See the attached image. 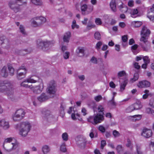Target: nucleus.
I'll use <instances>...</instances> for the list:
<instances>
[{"instance_id":"39448f33","label":"nucleus","mask_w":154,"mask_h":154,"mask_svg":"<svg viewBox=\"0 0 154 154\" xmlns=\"http://www.w3.org/2000/svg\"><path fill=\"white\" fill-rule=\"evenodd\" d=\"M42 82V80L40 81V80L38 77H36L34 79L31 78L27 79L23 82L20 84L21 86L26 88H30L31 85H28L27 83H34L38 82Z\"/></svg>"},{"instance_id":"2f4dec72","label":"nucleus","mask_w":154,"mask_h":154,"mask_svg":"<svg viewBox=\"0 0 154 154\" xmlns=\"http://www.w3.org/2000/svg\"><path fill=\"white\" fill-rule=\"evenodd\" d=\"M87 120L88 122H91L93 124L96 125L94 116H90L88 118Z\"/></svg>"},{"instance_id":"4c0bfd02","label":"nucleus","mask_w":154,"mask_h":154,"mask_svg":"<svg viewBox=\"0 0 154 154\" xmlns=\"http://www.w3.org/2000/svg\"><path fill=\"white\" fill-rule=\"evenodd\" d=\"M133 24L134 25L135 27H140L142 24V23L139 21H134L133 22Z\"/></svg>"},{"instance_id":"6e6552de","label":"nucleus","mask_w":154,"mask_h":154,"mask_svg":"<svg viewBox=\"0 0 154 154\" xmlns=\"http://www.w3.org/2000/svg\"><path fill=\"white\" fill-rule=\"evenodd\" d=\"M27 70L24 66H22L17 70V77L19 80H21L25 77Z\"/></svg>"},{"instance_id":"7ed1b4c3","label":"nucleus","mask_w":154,"mask_h":154,"mask_svg":"<svg viewBox=\"0 0 154 154\" xmlns=\"http://www.w3.org/2000/svg\"><path fill=\"white\" fill-rule=\"evenodd\" d=\"M147 36H142L140 41L141 42L140 45L143 51H148L150 48V44L148 41Z\"/></svg>"},{"instance_id":"473e14b6","label":"nucleus","mask_w":154,"mask_h":154,"mask_svg":"<svg viewBox=\"0 0 154 154\" xmlns=\"http://www.w3.org/2000/svg\"><path fill=\"white\" fill-rule=\"evenodd\" d=\"M32 2L36 5H41L42 3L41 0H31Z\"/></svg>"},{"instance_id":"79ce46f5","label":"nucleus","mask_w":154,"mask_h":154,"mask_svg":"<svg viewBox=\"0 0 154 154\" xmlns=\"http://www.w3.org/2000/svg\"><path fill=\"white\" fill-rule=\"evenodd\" d=\"M12 138H8L6 139L5 140L3 143V147H4V146L5 145V144L10 143V142L12 141Z\"/></svg>"},{"instance_id":"f3484780","label":"nucleus","mask_w":154,"mask_h":154,"mask_svg":"<svg viewBox=\"0 0 154 154\" xmlns=\"http://www.w3.org/2000/svg\"><path fill=\"white\" fill-rule=\"evenodd\" d=\"M0 126L5 130L8 129L9 127L8 122L4 119H2L0 121Z\"/></svg>"},{"instance_id":"052dcab7","label":"nucleus","mask_w":154,"mask_h":154,"mask_svg":"<svg viewBox=\"0 0 154 154\" xmlns=\"http://www.w3.org/2000/svg\"><path fill=\"white\" fill-rule=\"evenodd\" d=\"M136 149L138 154H142V152L140 151V147L138 145H136Z\"/></svg>"},{"instance_id":"58836bf2","label":"nucleus","mask_w":154,"mask_h":154,"mask_svg":"<svg viewBox=\"0 0 154 154\" xmlns=\"http://www.w3.org/2000/svg\"><path fill=\"white\" fill-rule=\"evenodd\" d=\"M19 29L20 30V32L23 35H26V33L25 31L24 28V27L22 25H20Z\"/></svg>"},{"instance_id":"0e129e2a","label":"nucleus","mask_w":154,"mask_h":154,"mask_svg":"<svg viewBox=\"0 0 154 154\" xmlns=\"http://www.w3.org/2000/svg\"><path fill=\"white\" fill-rule=\"evenodd\" d=\"M0 40L2 41H3L2 43H5L6 42L8 41L7 39L5 36L2 37L0 38Z\"/></svg>"},{"instance_id":"ea45409f","label":"nucleus","mask_w":154,"mask_h":154,"mask_svg":"<svg viewBox=\"0 0 154 154\" xmlns=\"http://www.w3.org/2000/svg\"><path fill=\"white\" fill-rule=\"evenodd\" d=\"M146 112L148 114L154 115V111L151 108H147L146 109Z\"/></svg>"},{"instance_id":"49530a36","label":"nucleus","mask_w":154,"mask_h":154,"mask_svg":"<svg viewBox=\"0 0 154 154\" xmlns=\"http://www.w3.org/2000/svg\"><path fill=\"white\" fill-rule=\"evenodd\" d=\"M95 23L97 25H101L102 24V22L100 18H96L95 19Z\"/></svg>"},{"instance_id":"4d7b16f0","label":"nucleus","mask_w":154,"mask_h":154,"mask_svg":"<svg viewBox=\"0 0 154 154\" xmlns=\"http://www.w3.org/2000/svg\"><path fill=\"white\" fill-rule=\"evenodd\" d=\"M128 39V36L127 35H124L122 36V40L123 42L125 43L127 42Z\"/></svg>"},{"instance_id":"c756f323","label":"nucleus","mask_w":154,"mask_h":154,"mask_svg":"<svg viewBox=\"0 0 154 154\" xmlns=\"http://www.w3.org/2000/svg\"><path fill=\"white\" fill-rule=\"evenodd\" d=\"M8 69L10 75L11 76H13L14 74V69L12 65L10 64H8Z\"/></svg>"},{"instance_id":"69168bd1","label":"nucleus","mask_w":154,"mask_h":154,"mask_svg":"<svg viewBox=\"0 0 154 154\" xmlns=\"http://www.w3.org/2000/svg\"><path fill=\"white\" fill-rule=\"evenodd\" d=\"M106 141L102 140L101 141V148L103 149L104 147L106 145Z\"/></svg>"},{"instance_id":"4be33fe9","label":"nucleus","mask_w":154,"mask_h":154,"mask_svg":"<svg viewBox=\"0 0 154 154\" xmlns=\"http://www.w3.org/2000/svg\"><path fill=\"white\" fill-rule=\"evenodd\" d=\"M42 114L44 117L47 118H52L53 116L51 114L50 111L48 110L44 109L42 111Z\"/></svg>"},{"instance_id":"6ab92c4d","label":"nucleus","mask_w":154,"mask_h":154,"mask_svg":"<svg viewBox=\"0 0 154 154\" xmlns=\"http://www.w3.org/2000/svg\"><path fill=\"white\" fill-rule=\"evenodd\" d=\"M150 31L149 29H147V28L145 26H143L141 32V35L142 36H147L150 34Z\"/></svg>"},{"instance_id":"c03bdc74","label":"nucleus","mask_w":154,"mask_h":154,"mask_svg":"<svg viewBox=\"0 0 154 154\" xmlns=\"http://www.w3.org/2000/svg\"><path fill=\"white\" fill-rule=\"evenodd\" d=\"M102 45V43L101 41L98 42L96 44L95 48L98 50L100 49L101 46Z\"/></svg>"},{"instance_id":"680f3d73","label":"nucleus","mask_w":154,"mask_h":154,"mask_svg":"<svg viewBox=\"0 0 154 154\" xmlns=\"http://www.w3.org/2000/svg\"><path fill=\"white\" fill-rule=\"evenodd\" d=\"M116 150L118 152H119L122 150V146L121 145H118L116 147Z\"/></svg>"},{"instance_id":"1a4fd4ad","label":"nucleus","mask_w":154,"mask_h":154,"mask_svg":"<svg viewBox=\"0 0 154 154\" xmlns=\"http://www.w3.org/2000/svg\"><path fill=\"white\" fill-rule=\"evenodd\" d=\"M56 85L54 81H51L48 86L47 91L50 94H54L57 91Z\"/></svg>"},{"instance_id":"13d9d810","label":"nucleus","mask_w":154,"mask_h":154,"mask_svg":"<svg viewBox=\"0 0 154 154\" xmlns=\"http://www.w3.org/2000/svg\"><path fill=\"white\" fill-rule=\"evenodd\" d=\"M98 112H103L104 110V108L101 105L98 106L97 108Z\"/></svg>"},{"instance_id":"7c9ffc66","label":"nucleus","mask_w":154,"mask_h":154,"mask_svg":"<svg viewBox=\"0 0 154 154\" xmlns=\"http://www.w3.org/2000/svg\"><path fill=\"white\" fill-rule=\"evenodd\" d=\"M128 82V81L127 80H125L124 82L122 83L120 85V91H122L125 89V87Z\"/></svg>"},{"instance_id":"8fccbe9b","label":"nucleus","mask_w":154,"mask_h":154,"mask_svg":"<svg viewBox=\"0 0 154 154\" xmlns=\"http://www.w3.org/2000/svg\"><path fill=\"white\" fill-rule=\"evenodd\" d=\"M120 7L121 8V9L120 10H121L122 12H127L128 8L127 6L123 7L122 5H121L120 6Z\"/></svg>"},{"instance_id":"a211bd4d","label":"nucleus","mask_w":154,"mask_h":154,"mask_svg":"<svg viewBox=\"0 0 154 154\" xmlns=\"http://www.w3.org/2000/svg\"><path fill=\"white\" fill-rule=\"evenodd\" d=\"M85 50L84 48L81 47H79L76 50L77 55L80 57H82L84 56Z\"/></svg>"},{"instance_id":"20e7f679","label":"nucleus","mask_w":154,"mask_h":154,"mask_svg":"<svg viewBox=\"0 0 154 154\" xmlns=\"http://www.w3.org/2000/svg\"><path fill=\"white\" fill-rule=\"evenodd\" d=\"M54 43L53 41H44L38 40L37 42V45L38 48L43 50H45L51 44Z\"/></svg>"},{"instance_id":"f257e3e1","label":"nucleus","mask_w":154,"mask_h":154,"mask_svg":"<svg viewBox=\"0 0 154 154\" xmlns=\"http://www.w3.org/2000/svg\"><path fill=\"white\" fill-rule=\"evenodd\" d=\"M0 92H5L8 97H11L14 93V90L11 84L7 80L0 81Z\"/></svg>"},{"instance_id":"ddd939ff","label":"nucleus","mask_w":154,"mask_h":154,"mask_svg":"<svg viewBox=\"0 0 154 154\" xmlns=\"http://www.w3.org/2000/svg\"><path fill=\"white\" fill-rule=\"evenodd\" d=\"M40 86V85L35 86H34L31 85L30 89L34 93L39 94L41 92L43 89V88H41Z\"/></svg>"},{"instance_id":"4468645a","label":"nucleus","mask_w":154,"mask_h":154,"mask_svg":"<svg viewBox=\"0 0 154 154\" xmlns=\"http://www.w3.org/2000/svg\"><path fill=\"white\" fill-rule=\"evenodd\" d=\"M141 135L145 138H149L152 136V132L150 129H144L142 132Z\"/></svg>"},{"instance_id":"a18cd8bd","label":"nucleus","mask_w":154,"mask_h":154,"mask_svg":"<svg viewBox=\"0 0 154 154\" xmlns=\"http://www.w3.org/2000/svg\"><path fill=\"white\" fill-rule=\"evenodd\" d=\"M112 134L115 137H116L120 136V134L118 131L116 130L113 131Z\"/></svg>"},{"instance_id":"f03ea898","label":"nucleus","mask_w":154,"mask_h":154,"mask_svg":"<svg viewBox=\"0 0 154 154\" xmlns=\"http://www.w3.org/2000/svg\"><path fill=\"white\" fill-rule=\"evenodd\" d=\"M19 128V134L22 137H25L29 131L31 126L28 122H23L17 125Z\"/></svg>"},{"instance_id":"de8ad7c7","label":"nucleus","mask_w":154,"mask_h":154,"mask_svg":"<svg viewBox=\"0 0 154 154\" xmlns=\"http://www.w3.org/2000/svg\"><path fill=\"white\" fill-rule=\"evenodd\" d=\"M143 59L145 63L148 64L150 62V60L149 59L148 57L147 56L143 57Z\"/></svg>"},{"instance_id":"cd10ccee","label":"nucleus","mask_w":154,"mask_h":154,"mask_svg":"<svg viewBox=\"0 0 154 154\" xmlns=\"http://www.w3.org/2000/svg\"><path fill=\"white\" fill-rule=\"evenodd\" d=\"M1 74V75L4 77H6L8 76V73L7 71V67L4 66L2 69Z\"/></svg>"},{"instance_id":"bf43d9fd","label":"nucleus","mask_w":154,"mask_h":154,"mask_svg":"<svg viewBox=\"0 0 154 154\" xmlns=\"http://www.w3.org/2000/svg\"><path fill=\"white\" fill-rule=\"evenodd\" d=\"M99 130L102 133H104L105 131V128L103 126H100L98 128Z\"/></svg>"},{"instance_id":"423d86ee","label":"nucleus","mask_w":154,"mask_h":154,"mask_svg":"<svg viewBox=\"0 0 154 154\" xmlns=\"http://www.w3.org/2000/svg\"><path fill=\"white\" fill-rule=\"evenodd\" d=\"M25 114V112L23 109L18 110L13 115V119L14 121H20L23 118Z\"/></svg>"},{"instance_id":"72a5a7b5","label":"nucleus","mask_w":154,"mask_h":154,"mask_svg":"<svg viewBox=\"0 0 154 154\" xmlns=\"http://www.w3.org/2000/svg\"><path fill=\"white\" fill-rule=\"evenodd\" d=\"M94 38L97 40H100L101 38V35L99 32H96L94 35Z\"/></svg>"},{"instance_id":"393cba45","label":"nucleus","mask_w":154,"mask_h":154,"mask_svg":"<svg viewBox=\"0 0 154 154\" xmlns=\"http://www.w3.org/2000/svg\"><path fill=\"white\" fill-rule=\"evenodd\" d=\"M86 142V141L85 138H81L79 140L77 141L78 145L84 147Z\"/></svg>"},{"instance_id":"09e8293b","label":"nucleus","mask_w":154,"mask_h":154,"mask_svg":"<svg viewBox=\"0 0 154 154\" xmlns=\"http://www.w3.org/2000/svg\"><path fill=\"white\" fill-rule=\"evenodd\" d=\"M109 103L112 105L116 106V103L114 101V96H113L112 99L109 101Z\"/></svg>"},{"instance_id":"c9c22d12","label":"nucleus","mask_w":154,"mask_h":154,"mask_svg":"<svg viewBox=\"0 0 154 154\" xmlns=\"http://www.w3.org/2000/svg\"><path fill=\"white\" fill-rule=\"evenodd\" d=\"M62 137L64 141H66L68 140V135L67 133H63L62 135Z\"/></svg>"},{"instance_id":"5fc2aeb1","label":"nucleus","mask_w":154,"mask_h":154,"mask_svg":"<svg viewBox=\"0 0 154 154\" xmlns=\"http://www.w3.org/2000/svg\"><path fill=\"white\" fill-rule=\"evenodd\" d=\"M69 55L70 53L69 52H66L63 54L64 58L65 59H68L69 58Z\"/></svg>"},{"instance_id":"f704fd0d","label":"nucleus","mask_w":154,"mask_h":154,"mask_svg":"<svg viewBox=\"0 0 154 154\" xmlns=\"http://www.w3.org/2000/svg\"><path fill=\"white\" fill-rule=\"evenodd\" d=\"M139 74L137 73H135L134 74V77L131 79V81L132 83H133L135 81L137 80L139 78Z\"/></svg>"},{"instance_id":"338daca9","label":"nucleus","mask_w":154,"mask_h":154,"mask_svg":"<svg viewBox=\"0 0 154 154\" xmlns=\"http://www.w3.org/2000/svg\"><path fill=\"white\" fill-rule=\"evenodd\" d=\"M147 17L151 21L154 23V15H148Z\"/></svg>"},{"instance_id":"c85d7f7f","label":"nucleus","mask_w":154,"mask_h":154,"mask_svg":"<svg viewBox=\"0 0 154 154\" xmlns=\"http://www.w3.org/2000/svg\"><path fill=\"white\" fill-rule=\"evenodd\" d=\"M16 52L18 54L21 55H24L29 53V51H27V49L17 50Z\"/></svg>"},{"instance_id":"412c9836","label":"nucleus","mask_w":154,"mask_h":154,"mask_svg":"<svg viewBox=\"0 0 154 154\" xmlns=\"http://www.w3.org/2000/svg\"><path fill=\"white\" fill-rule=\"evenodd\" d=\"M71 36V33L69 32H66L63 36V40L64 42L68 43Z\"/></svg>"},{"instance_id":"f8f14e48","label":"nucleus","mask_w":154,"mask_h":154,"mask_svg":"<svg viewBox=\"0 0 154 154\" xmlns=\"http://www.w3.org/2000/svg\"><path fill=\"white\" fill-rule=\"evenodd\" d=\"M150 86V83L146 80L140 81L137 85V86L140 88L149 87Z\"/></svg>"},{"instance_id":"0eeeda50","label":"nucleus","mask_w":154,"mask_h":154,"mask_svg":"<svg viewBox=\"0 0 154 154\" xmlns=\"http://www.w3.org/2000/svg\"><path fill=\"white\" fill-rule=\"evenodd\" d=\"M46 21V19L44 17H37L32 19V23L34 26L36 27L45 23Z\"/></svg>"},{"instance_id":"a878e982","label":"nucleus","mask_w":154,"mask_h":154,"mask_svg":"<svg viewBox=\"0 0 154 154\" xmlns=\"http://www.w3.org/2000/svg\"><path fill=\"white\" fill-rule=\"evenodd\" d=\"M134 110H138L141 108L142 107V106L141 104V102L139 101H138L136 103H134L133 105Z\"/></svg>"},{"instance_id":"bb28decb","label":"nucleus","mask_w":154,"mask_h":154,"mask_svg":"<svg viewBox=\"0 0 154 154\" xmlns=\"http://www.w3.org/2000/svg\"><path fill=\"white\" fill-rule=\"evenodd\" d=\"M110 5L112 11L114 12L116 11V0H112L110 2Z\"/></svg>"},{"instance_id":"2eb2a0df","label":"nucleus","mask_w":154,"mask_h":154,"mask_svg":"<svg viewBox=\"0 0 154 154\" xmlns=\"http://www.w3.org/2000/svg\"><path fill=\"white\" fill-rule=\"evenodd\" d=\"M104 115V113L103 112L102 114L97 113V115L94 116L96 124L100 123L104 120V118L103 115Z\"/></svg>"},{"instance_id":"37998d69","label":"nucleus","mask_w":154,"mask_h":154,"mask_svg":"<svg viewBox=\"0 0 154 154\" xmlns=\"http://www.w3.org/2000/svg\"><path fill=\"white\" fill-rule=\"evenodd\" d=\"M138 47V45L137 44L131 46V47L132 51L134 54H136V53L135 52V51L137 48Z\"/></svg>"},{"instance_id":"6e6d98bb","label":"nucleus","mask_w":154,"mask_h":154,"mask_svg":"<svg viewBox=\"0 0 154 154\" xmlns=\"http://www.w3.org/2000/svg\"><path fill=\"white\" fill-rule=\"evenodd\" d=\"M91 61L93 63L96 64L97 63V58L94 57H93L91 59Z\"/></svg>"},{"instance_id":"dca6fc26","label":"nucleus","mask_w":154,"mask_h":154,"mask_svg":"<svg viewBox=\"0 0 154 154\" xmlns=\"http://www.w3.org/2000/svg\"><path fill=\"white\" fill-rule=\"evenodd\" d=\"M9 6L16 13L19 11L20 10L19 5L14 2H10L9 4Z\"/></svg>"},{"instance_id":"b1692460","label":"nucleus","mask_w":154,"mask_h":154,"mask_svg":"<svg viewBox=\"0 0 154 154\" xmlns=\"http://www.w3.org/2000/svg\"><path fill=\"white\" fill-rule=\"evenodd\" d=\"M138 11L137 9H133L130 12L131 16L133 18L139 17L140 15L138 14Z\"/></svg>"},{"instance_id":"774afa93","label":"nucleus","mask_w":154,"mask_h":154,"mask_svg":"<svg viewBox=\"0 0 154 154\" xmlns=\"http://www.w3.org/2000/svg\"><path fill=\"white\" fill-rule=\"evenodd\" d=\"M134 67L137 69H139L140 68V66L138 65V63L137 62L134 63Z\"/></svg>"},{"instance_id":"9b49d317","label":"nucleus","mask_w":154,"mask_h":154,"mask_svg":"<svg viewBox=\"0 0 154 154\" xmlns=\"http://www.w3.org/2000/svg\"><path fill=\"white\" fill-rule=\"evenodd\" d=\"M17 147V145L16 143H9L5 144L4 148L7 151L10 152L16 149Z\"/></svg>"},{"instance_id":"a19ab883","label":"nucleus","mask_w":154,"mask_h":154,"mask_svg":"<svg viewBox=\"0 0 154 154\" xmlns=\"http://www.w3.org/2000/svg\"><path fill=\"white\" fill-rule=\"evenodd\" d=\"M60 150L63 152H65L66 151V144L65 143H62L60 146Z\"/></svg>"},{"instance_id":"e433bc0d","label":"nucleus","mask_w":154,"mask_h":154,"mask_svg":"<svg viewBox=\"0 0 154 154\" xmlns=\"http://www.w3.org/2000/svg\"><path fill=\"white\" fill-rule=\"evenodd\" d=\"M134 108L133 105H131L126 109V112L127 113L131 112L134 110Z\"/></svg>"},{"instance_id":"603ef678","label":"nucleus","mask_w":154,"mask_h":154,"mask_svg":"<svg viewBox=\"0 0 154 154\" xmlns=\"http://www.w3.org/2000/svg\"><path fill=\"white\" fill-rule=\"evenodd\" d=\"M94 99L97 102H99L102 99V97L101 95H99L95 97Z\"/></svg>"},{"instance_id":"e2e57ef3","label":"nucleus","mask_w":154,"mask_h":154,"mask_svg":"<svg viewBox=\"0 0 154 154\" xmlns=\"http://www.w3.org/2000/svg\"><path fill=\"white\" fill-rule=\"evenodd\" d=\"M16 1L17 3H21L20 5L26 3V0H16Z\"/></svg>"},{"instance_id":"5701e85b","label":"nucleus","mask_w":154,"mask_h":154,"mask_svg":"<svg viewBox=\"0 0 154 154\" xmlns=\"http://www.w3.org/2000/svg\"><path fill=\"white\" fill-rule=\"evenodd\" d=\"M42 150L43 154H47L50 152L51 149L48 146L45 145L42 146Z\"/></svg>"},{"instance_id":"9d476101","label":"nucleus","mask_w":154,"mask_h":154,"mask_svg":"<svg viewBox=\"0 0 154 154\" xmlns=\"http://www.w3.org/2000/svg\"><path fill=\"white\" fill-rule=\"evenodd\" d=\"M93 8V6L88 7L87 5L85 4L82 5L81 8L82 14L83 15L88 14L92 11Z\"/></svg>"},{"instance_id":"aec40b11","label":"nucleus","mask_w":154,"mask_h":154,"mask_svg":"<svg viewBox=\"0 0 154 154\" xmlns=\"http://www.w3.org/2000/svg\"><path fill=\"white\" fill-rule=\"evenodd\" d=\"M49 97L45 93H42L37 98L38 100L40 102L45 101L48 99Z\"/></svg>"},{"instance_id":"3c124183","label":"nucleus","mask_w":154,"mask_h":154,"mask_svg":"<svg viewBox=\"0 0 154 154\" xmlns=\"http://www.w3.org/2000/svg\"><path fill=\"white\" fill-rule=\"evenodd\" d=\"M133 117L135 119V121L140 120L141 118V115H135L133 116Z\"/></svg>"},{"instance_id":"864d4df0","label":"nucleus","mask_w":154,"mask_h":154,"mask_svg":"<svg viewBox=\"0 0 154 154\" xmlns=\"http://www.w3.org/2000/svg\"><path fill=\"white\" fill-rule=\"evenodd\" d=\"M126 74L125 72L124 71H122L119 72L118 74L119 77H122L125 75Z\"/></svg>"}]
</instances>
